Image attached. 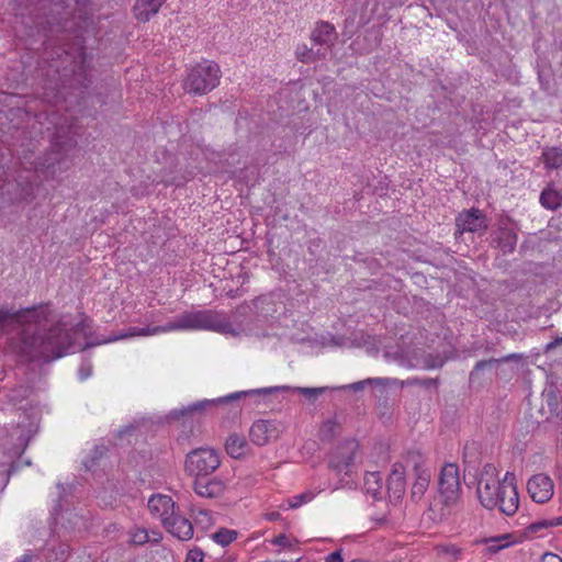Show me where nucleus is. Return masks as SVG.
<instances>
[{"instance_id": "f257e3e1", "label": "nucleus", "mask_w": 562, "mask_h": 562, "mask_svg": "<svg viewBox=\"0 0 562 562\" xmlns=\"http://www.w3.org/2000/svg\"><path fill=\"white\" fill-rule=\"evenodd\" d=\"M48 315L47 307H38L11 313L0 310V328L8 319L12 318L27 324L23 329L20 340L14 345V350L29 361H52L65 356L67 352H76L88 346L86 342L88 327L83 322L76 324L61 321L45 333H32L31 326L41 325Z\"/></svg>"}, {"instance_id": "f03ea898", "label": "nucleus", "mask_w": 562, "mask_h": 562, "mask_svg": "<svg viewBox=\"0 0 562 562\" xmlns=\"http://www.w3.org/2000/svg\"><path fill=\"white\" fill-rule=\"evenodd\" d=\"M515 475L507 472L501 481L497 477L496 468L485 464L479 483L477 497L480 503L487 509L498 508L501 513L512 516L519 505V496L514 483Z\"/></svg>"}, {"instance_id": "7ed1b4c3", "label": "nucleus", "mask_w": 562, "mask_h": 562, "mask_svg": "<svg viewBox=\"0 0 562 562\" xmlns=\"http://www.w3.org/2000/svg\"><path fill=\"white\" fill-rule=\"evenodd\" d=\"M176 329L213 330L235 335L232 323L223 313L212 310H200L186 312L181 314L177 321L169 323L165 327H143V336Z\"/></svg>"}, {"instance_id": "20e7f679", "label": "nucleus", "mask_w": 562, "mask_h": 562, "mask_svg": "<svg viewBox=\"0 0 562 562\" xmlns=\"http://www.w3.org/2000/svg\"><path fill=\"white\" fill-rule=\"evenodd\" d=\"M147 509L153 519L161 525L179 540H190L193 536L192 522L176 513V503L167 494H153L147 502Z\"/></svg>"}, {"instance_id": "39448f33", "label": "nucleus", "mask_w": 562, "mask_h": 562, "mask_svg": "<svg viewBox=\"0 0 562 562\" xmlns=\"http://www.w3.org/2000/svg\"><path fill=\"white\" fill-rule=\"evenodd\" d=\"M221 69L214 61L198 64L188 72L183 89L188 93L202 95L212 91L220 82Z\"/></svg>"}, {"instance_id": "423d86ee", "label": "nucleus", "mask_w": 562, "mask_h": 562, "mask_svg": "<svg viewBox=\"0 0 562 562\" xmlns=\"http://www.w3.org/2000/svg\"><path fill=\"white\" fill-rule=\"evenodd\" d=\"M280 387H262V389H255V390H248V391H239L234 392L232 394L213 398V400H202L198 401L193 404H190L188 406H184L180 409H173L170 412V417L173 419H179L181 417L193 415V414H204L206 411L216 407L220 404H229L236 401L246 400L256 397L261 394H270L274 391H279Z\"/></svg>"}, {"instance_id": "0eeeda50", "label": "nucleus", "mask_w": 562, "mask_h": 562, "mask_svg": "<svg viewBox=\"0 0 562 562\" xmlns=\"http://www.w3.org/2000/svg\"><path fill=\"white\" fill-rule=\"evenodd\" d=\"M531 417L539 425L542 423L548 424L549 430L557 438L562 436V406L553 391L550 390L542 393L541 405L536 413H531Z\"/></svg>"}, {"instance_id": "6e6552de", "label": "nucleus", "mask_w": 562, "mask_h": 562, "mask_svg": "<svg viewBox=\"0 0 562 562\" xmlns=\"http://www.w3.org/2000/svg\"><path fill=\"white\" fill-rule=\"evenodd\" d=\"M221 464L220 454L212 448H198L186 457L184 469L194 477L212 474Z\"/></svg>"}, {"instance_id": "1a4fd4ad", "label": "nucleus", "mask_w": 562, "mask_h": 562, "mask_svg": "<svg viewBox=\"0 0 562 562\" xmlns=\"http://www.w3.org/2000/svg\"><path fill=\"white\" fill-rule=\"evenodd\" d=\"M438 485L443 504L456 505L461 495L460 471L457 464L447 463L442 467Z\"/></svg>"}, {"instance_id": "9d476101", "label": "nucleus", "mask_w": 562, "mask_h": 562, "mask_svg": "<svg viewBox=\"0 0 562 562\" xmlns=\"http://www.w3.org/2000/svg\"><path fill=\"white\" fill-rule=\"evenodd\" d=\"M359 445L356 440H346L330 454L328 468L337 476H349L355 468V457Z\"/></svg>"}, {"instance_id": "9b49d317", "label": "nucleus", "mask_w": 562, "mask_h": 562, "mask_svg": "<svg viewBox=\"0 0 562 562\" xmlns=\"http://www.w3.org/2000/svg\"><path fill=\"white\" fill-rule=\"evenodd\" d=\"M492 245L503 255L512 254L517 245V233L509 220L501 221L499 227L491 234Z\"/></svg>"}, {"instance_id": "f8f14e48", "label": "nucleus", "mask_w": 562, "mask_h": 562, "mask_svg": "<svg viewBox=\"0 0 562 562\" xmlns=\"http://www.w3.org/2000/svg\"><path fill=\"white\" fill-rule=\"evenodd\" d=\"M527 491L536 503H546L553 496L554 484L549 475L539 473L528 480Z\"/></svg>"}, {"instance_id": "ddd939ff", "label": "nucleus", "mask_w": 562, "mask_h": 562, "mask_svg": "<svg viewBox=\"0 0 562 562\" xmlns=\"http://www.w3.org/2000/svg\"><path fill=\"white\" fill-rule=\"evenodd\" d=\"M456 236L465 232L482 234L487 228L485 216L475 209L460 213L456 220Z\"/></svg>"}, {"instance_id": "4468645a", "label": "nucleus", "mask_w": 562, "mask_h": 562, "mask_svg": "<svg viewBox=\"0 0 562 562\" xmlns=\"http://www.w3.org/2000/svg\"><path fill=\"white\" fill-rule=\"evenodd\" d=\"M193 490L200 497L217 498L224 494L226 485L224 481L218 477H210V475H203L195 477L193 482Z\"/></svg>"}, {"instance_id": "2eb2a0df", "label": "nucleus", "mask_w": 562, "mask_h": 562, "mask_svg": "<svg viewBox=\"0 0 562 562\" xmlns=\"http://www.w3.org/2000/svg\"><path fill=\"white\" fill-rule=\"evenodd\" d=\"M278 430L276 426L268 420H257L249 430L250 440L257 446H265L270 440L276 439Z\"/></svg>"}, {"instance_id": "dca6fc26", "label": "nucleus", "mask_w": 562, "mask_h": 562, "mask_svg": "<svg viewBox=\"0 0 562 562\" xmlns=\"http://www.w3.org/2000/svg\"><path fill=\"white\" fill-rule=\"evenodd\" d=\"M311 40L315 45L330 48L337 40L336 29L329 22H317L311 33Z\"/></svg>"}, {"instance_id": "f3484780", "label": "nucleus", "mask_w": 562, "mask_h": 562, "mask_svg": "<svg viewBox=\"0 0 562 562\" xmlns=\"http://www.w3.org/2000/svg\"><path fill=\"white\" fill-rule=\"evenodd\" d=\"M513 359H520L519 355L510 353L502 358H491L486 360H480L475 363L473 370L470 372V381L474 382L480 379V373L485 370H496L501 363L508 362Z\"/></svg>"}, {"instance_id": "a211bd4d", "label": "nucleus", "mask_w": 562, "mask_h": 562, "mask_svg": "<svg viewBox=\"0 0 562 562\" xmlns=\"http://www.w3.org/2000/svg\"><path fill=\"white\" fill-rule=\"evenodd\" d=\"M248 449L249 445L243 436L232 434L226 439L225 450L234 459L243 458L248 452Z\"/></svg>"}, {"instance_id": "6ab92c4d", "label": "nucleus", "mask_w": 562, "mask_h": 562, "mask_svg": "<svg viewBox=\"0 0 562 562\" xmlns=\"http://www.w3.org/2000/svg\"><path fill=\"white\" fill-rule=\"evenodd\" d=\"M557 526H562V516L549 518V519H547V518L538 519V520L531 522L526 528V535L542 537V536H544L546 530H549L550 528H553Z\"/></svg>"}, {"instance_id": "aec40b11", "label": "nucleus", "mask_w": 562, "mask_h": 562, "mask_svg": "<svg viewBox=\"0 0 562 562\" xmlns=\"http://www.w3.org/2000/svg\"><path fill=\"white\" fill-rule=\"evenodd\" d=\"M415 471V482L412 487V496L420 498L426 492L429 481H430V472L426 469L414 465Z\"/></svg>"}, {"instance_id": "412c9836", "label": "nucleus", "mask_w": 562, "mask_h": 562, "mask_svg": "<svg viewBox=\"0 0 562 562\" xmlns=\"http://www.w3.org/2000/svg\"><path fill=\"white\" fill-rule=\"evenodd\" d=\"M145 552L146 562H173L170 550L160 544H150Z\"/></svg>"}, {"instance_id": "4be33fe9", "label": "nucleus", "mask_w": 562, "mask_h": 562, "mask_svg": "<svg viewBox=\"0 0 562 562\" xmlns=\"http://www.w3.org/2000/svg\"><path fill=\"white\" fill-rule=\"evenodd\" d=\"M296 58L302 63H313L323 59L326 56V49H316L308 47L306 44L297 45L295 49Z\"/></svg>"}, {"instance_id": "5701e85b", "label": "nucleus", "mask_w": 562, "mask_h": 562, "mask_svg": "<svg viewBox=\"0 0 562 562\" xmlns=\"http://www.w3.org/2000/svg\"><path fill=\"white\" fill-rule=\"evenodd\" d=\"M540 203L548 210H557L562 205V193L558 188H547L540 195Z\"/></svg>"}, {"instance_id": "b1692460", "label": "nucleus", "mask_w": 562, "mask_h": 562, "mask_svg": "<svg viewBox=\"0 0 562 562\" xmlns=\"http://www.w3.org/2000/svg\"><path fill=\"white\" fill-rule=\"evenodd\" d=\"M340 424L336 418H329L321 425L318 437L322 441H331L340 432Z\"/></svg>"}, {"instance_id": "393cba45", "label": "nucleus", "mask_w": 562, "mask_h": 562, "mask_svg": "<svg viewBox=\"0 0 562 562\" xmlns=\"http://www.w3.org/2000/svg\"><path fill=\"white\" fill-rule=\"evenodd\" d=\"M543 164L547 168L558 169L562 167V148L550 147L542 153Z\"/></svg>"}, {"instance_id": "a878e982", "label": "nucleus", "mask_w": 562, "mask_h": 562, "mask_svg": "<svg viewBox=\"0 0 562 562\" xmlns=\"http://www.w3.org/2000/svg\"><path fill=\"white\" fill-rule=\"evenodd\" d=\"M364 488L368 493L374 497L379 494L382 488V476L380 472H367L364 475Z\"/></svg>"}, {"instance_id": "bb28decb", "label": "nucleus", "mask_w": 562, "mask_h": 562, "mask_svg": "<svg viewBox=\"0 0 562 562\" xmlns=\"http://www.w3.org/2000/svg\"><path fill=\"white\" fill-rule=\"evenodd\" d=\"M387 488L400 496L405 490L404 472H391L387 479Z\"/></svg>"}, {"instance_id": "cd10ccee", "label": "nucleus", "mask_w": 562, "mask_h": 562, "mask_svg": "<svg viewBox=\"0 0 562 562\" xmlns=\"http://www.w3.org/2000/svg\"><path fill=\"white\" fill-rule=\"evenodd\" d=\"M195 524L202 528H209L214 524L212 513L207 509L195 508L191 509Z\"/></svg>"}, {"instance_id": "c85d7f7f", "label": "nucleus", "mask_w": 562, "mask_h": 562, "mask_svg": "<svg viewBox=\"0 0 562 562\" xmlns=\"http://www.w3.org/2000/svg\"><path fill=\"white\" fill-rule=\"evenodd\" d=\"M166 0H143V22L156 15Z\"/></svg>"}, {"instance_id": "c756f323", "label": "nucleus", "mask_w": 562, "mask_h": 562, "mask_svg": "<svg viewBox=\"0 0 562 562\" xmlns=\"http://www.w3.org/2000/svg\"><path fill=\"white\" fill-rule=\"evenodd\" d=\"M237 538V532L235 530L222 528L215 533L212 535V539L221 544V546H228Z\"/></svg>"}, {"instance_id": "7c9ffc66", "label": "nucleus", "mask_w": 562, "mask_h": 562, "mask_svg": "<svg viewBox=\"0 0 562 562\" xmlns=\"http://www.w3.org/2000/svg\"><path fill=\"white\" fill-rule=\"evenodd\" d=\"M314 493L311 491L304 492L302 494L295 495L289 499L290 508H297L303 504L311 502L314 498Z\"/></svg>"}, {"instance_id": "2f4dec72", "label": "nucleus", "mask_w": 562, "mask_h": 562, "mask_svg": "<svg viewBox=\"0 0 562 562\" xmlns=\"http://www.w3.org/2000/svg\"><path fill=\"white\" fill-rule=\"evenodd\" d=\"M405 383L411 386L418 385V386H423V387H431V386H437L438 380L431 379V378H426V379L412 378V379H408Z\"/></svg>"}, {"instance_id": "473e14b6", "label": "nucleus", "mask_w": 562, "mask_h": 562, "mask_svg": "<svg viewBox=\"0 0 562 562\" xmlns=\"http://www.w3.org/2000/svg\"><path fill=\"white\" fill-rule=\"evenodd\" d=\"M106 452V447L104 446H97L92 451H91V459L89 461H86L85 462V465L87 469H91L98 459H100L101 457H103Z\"/></svg>"}, {"instance_id": "72a5a7b5", "label": "nucleus", "mask_w": 562, "mask_h": 562, "mask_svg": "<svg viewBox=\"0 0 562 562\" xmlns=\"http://www.w3.org/2000/svg\"><path fill=\"white\" fill-rule=\"evenodd\" d=\"M445 363V360L439 356L428 355L424 359V368L425 369H437L441 368Z\"/></svg>"}, {"instance_id": "f704fd0d", "label": "nucleus", "mask_w": 562, "mask_h": 562, "mask_svg": "<svg viewBox=\"0 0 562 562\" xmlns=\"http://www.w3.org/2000/svg\"><path fill=\"white\" fill-rule=\"evenodd\" d=\"M506 540V537L491 539L487 550L492 553L498 552L501 549L506 548L508 546V542Z\"/></svg>"}, {"instance_id": "c9c22d12", "label": "nucleus", "mask_w": 562, "mask_h": 562, "mask_svg": "<svg viewBox=\"0 0 562 562\" xmlns=\"http://www.w3.org/2000/svg\"><path fill=\"white\" fill-rule=\"evenodd\" d=\"M270 542L273 546H278V547H281V548H291V547H293V540L290 537H288L285 533H281V535L274 537L272 540H270Z\"/></svg>"}, {"instance_id": "e433bc0d", "label": "nucleus", "mask_w": 562, "mask_h": 562, "mask_svg": "<svg viewBox=\"0 0 562 562\" xmlns=\"http://www.w3.org/2000/svg\"><path fill=\"white\" fill-rule=\"evenodd\" d=\"M143 533H145V540H143V543L144 542H151V544H159V541L161 540L162 538V535L160 531L158 530H151L150 532L149 531H146L144 528H143Z\"/></svg>"}, {"instance_id": "4c0bfd02", "label": "nucleus", "mask_w": 562, "mask_h": 562, "mask_svg": "<svg viewBox=\"0 0 562 562\" xmlns=\"http://www.w3.org/2000/svg\"><path fill=\"white\" fill-rule=\"evenodd\" d=\"M297 392L313 398L324 393L325 387H297Z\"/></svg>"}, {"instance_id": "58836bf2", "label": "nucleus", "mask_w": 562, "mask_h": 562, "mask_svg": "<svg viewBox=\"0 0 562 562\" xmlns=\"http://www.w3.org/2000/svg\"><path fill=\"white\" fill-rule=\"evenodd\" d=\"M140 335V331H137L135 329H128V330H125V331H121L117 336H114V337H110L108 338L106 340H104L105 342H111V341H115V340H119V339H125V338H128V337H135V336H138Z\"/></svg>"}, {"instance_id": "ea45409f", "label": "nucleus", "mask_w": 562, "mask_h": 562, "mask_svg": "<svg viewBox=\"0 0 562 562\" xmlns=\"http://www.w3.org/2000/svg\"><path fill=\"white\" fill-rule=\"evenodd\" d=\"M203 552L195 548L188 552L186 562H203Z\"/></svg>"}, {"instance_id": "a19ab883", "label": "nucleus", "mask_w": 562, "mask_h": 562, "mask_svg": "<svg viewBox=\"0 0 562 562\" xmlns=\"http://www.w3.org/2000/svg\"><path fill=\"white\" fill-rule=\"evenodd\" d=\"M91 373H92L91 363L88 361L82 362V364L79 368V378L81 380H85V379L89 378L91 375Z\"/></svg>"}, {"instance_id": "79ce46f5", "label": "nucleus", "mask_w": 562, "mask_h": 562, "mask_svg": "<svg viewBox=\"0 0 562 562\" xmlns=\"http://www.w3.org/2000/svg\"><path fill=\"white\" fill-rule=\"evenodd\" d=\"M137 427L136 426H126L119 430V437L123 438L124 436H134L135 439L137 438Z\"/></svg>"}, {"instance_id": "37998d69", "label": "nucleus", "mask_w": 562, "mask_h": 562, "mask_svg": "<svg viewBox=\"0 0 562 562\" xmlns=\"http://www.w3.org/2000/svg\"><path fill=\"white\" fill-rule=\"evenodd\" d=\"M539 562H562V558L552 552H546L541 555Z\"/></svg>"}, {"instance_id": "c03bdc74", "label": "nucleus", "mask_w": 562, "mask_h": 562, "mask_svg": "<svg viewBox=\"0 0 562 562\" xmlns=\"http://www.w3.org/2000/svg\"><path fill=\"white\" fill-rule=\"evenodd\" d=\"M325 562H344L341 550H336L325 558Z\"/></svg>"}, {"instance_id": "a18cd8bd", "label": "nucleus", "mask_w": 562, "mask_h": 562, "mask_svg": "<svg viewBox=\"0 0 562 562\" xmlns=\"http://www.w3.org/2000/svg\"><path fill=\"white\" fill-rule=\"evenodd\" d=\"M373 382L380 383L381 380L380 379H368L366 381L356 382V383L351 384L350 387L353 391H360L363 389L366 383H373Z\"/></svg>"}, {"instance_id": "49530a36", "label": "nucleus", "mask_w": 562, "mask_h": 562, "mask_svg": "<svg viewBox=\"0 0 562 562\" xmlns=\"http://www.w3.org/2000/svg\"><path fill=\"white\" fill-rule=\"evenodd\" d=\"M15 562H36V559L32 554L26 553L21 558L16 559Z\"/></svg>"}, {"instance_id": "de8ad7c7", "label": "nucleus", "mask_w": 562, "mask_h": 562, "mask_svg": "<svg viewBox=\"0 0 562 562\" xmlns=\"http://www.w3.org/2000/svg\"><path fill=\"white\" fill-rule=\"evenodd\" d=\"M560 345H562V336L561 337H557L553 341L549 342L547 345V350L555 348L557 346H560Z\"/></svg>"}, {"instance_id": "09e8293b", "label": "nucleus", "mask_w": 562, "mask_h": 562, "mask_svg": "<svg viewBox=\"0 0 562 562\" xmlns=\"http://www.w3.org/2000/svg\"><path fill=\"white\" fill-rule=\"evenodd\" d=\"M266 518L270 521L278 520L280 518V514L278 512H271L266 515Z\"/></svg>"}, {"instance_id": "8fccbe9b", "label": "nucleus", "mask_w": 562, "mask_h": 562, "mask_svg": "<svg viewBox=\"0 0 562 562\" xmlns=\"http://www.w3.org/2000/svg\"><path fill=\"white\" fill-rule=\"evenodd\" d=\"M392 472H404V468L402 464L396 463V464H394Z\"/></svg>"}, {"instance_id": "3c124183", "label": "nucleus", "mask_w": 562, "mask_h": 562, "mask_svg": "<svg viewBox=\"0 0 562 562\" xmlns=\"http://www.w3.org/2000/svg\"><path fill=\"white\" fill-rule=\"evenodd\" d=\"M351 562H364L363 560H353Z\"/></svg>"}]
</instances>
